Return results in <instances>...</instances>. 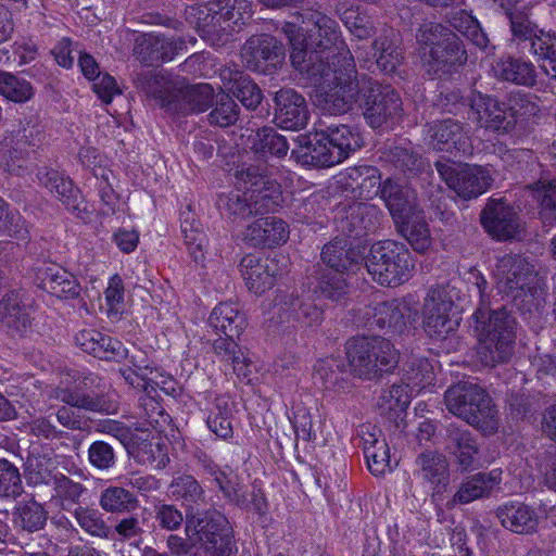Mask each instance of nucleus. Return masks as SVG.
<instances>
[{"label": "nucleus", "instance_id": "obj_1", "mask_svg": "<svg viewBox=\"0 0 556 556\" xmlns=\"http://www.w3.org/2000/svg\"><path fill=\"white\" fill-rule=\"evenodd\" d=\"M239 188L222 194L217 205L235 222L262 215L278 206L279 185L265 175V168L250 165L237 175Z\"/></svg>", "mask_w": 556, "mask_h": 556}, {"label": "nucleus", "instance_id": "obj_2", "mask_svg": "<svg viewBox=\"0 0 556 556\" xmlns=\"http://www.w3.org/2000/svg\"><path fill=\"white\" fill-rule=\"evenodd\" d=\"M472 317L480 362L489 367L506 363L514 352V318L505 308L489 311L483 306L478 307Z\"/></svg>", "mask_w": 556, "mask_h": 556}, {"label": "nucleus", "instance_id": "obj_3", "mask_svg": "<svg viewBox=\"0 0 556 556\" xmlns=\"http://www.w3.org/2000/svg\"><path fill=\"white\" fill-rule=\"evenodd\" d=\"M344 55L342 63L328 64L325 73L314 80L320 87L318 105L330 115L348 113L363 94V77L357 78L354 58L348 52Z\"/></svg>", "mask_w": 556, "mask_h": 556}, {"label": "nucleus", "instance_id": "obj_4", "mask_svg": "<svg viewBox=\"0 0 556 556\" xmlns=\"http://www.w3.org/2000/svg\"><path fill=\"white\" fill-rule=\"evenodd\" d=\"M138 81L142 90L155 98L167 112L175 114L201 113L213 105L214 89L208 84L177 87L164 75L148 72Z\"/></svg>", "mask_w": 556, "mask_h": 556}, {"label": "nucleus", "instance_id": "obj_5", "mask_svg": "<svg viewBox=\"0 0 556 556\" xmlns=\"http://www.w3.org/2000/svg\"><path fill=\"white\" fill-rule=\"evenodd\" d=\"M417 41L428 48L424 52V65L431 75L457 72L467 62V51L459 37L441 23L429 22L420 26Z\"/></svg>", "mask_w": 556, "mask_h": 556}, {"label": "nucleus", "instance_id": "obj_6", "mask_svg": "<svg viewBox=\"0 0 556 556\" xmlns=\"http://www.w3.org/2000/svg\"><path fill=\"white\" fill-rule=\"evenodd\" d=\"M447 409L486 434L498 429L497 410L485 390L471 381L451 386L444 394Z\"/></svg>", "mask_w": 556, "mask_h": 556}, {"label": "nucleus", "instance_id": "obj_7", "mask_svg": "<svg viewBox=\"0 0 556 556\" xmlns=\"http://www.w3.org/2000/svg\"><path fill=\"white\" fill-rule=\"evenodd\" d=\"M346 356L352 371L359 378L369 380L392 371L400 361L394 345L379 336L349 340Z\"/></svg>", "mask_w": 556, "mask_h": 556}, {"label": "nucleus", "instance_id": "obj_8", "mask_svg": "<svg viewBox=\"0 0 556 556\" xmlns=\"http://www.w3.org/2000/svg\"><path fill=\"white\" fill-rule=\"evenodd\" d=\"M187 536L207 556H231L235 549L232 528L228 519L216 510L190 513L187 510Z\"/></svg>", "mask_w": 556, "mask_h": 556}, {"label": "nucleus", "instance_id": "obj_9", "mask_svg": "<svg viewBox=\"0 0 556 556\" xmlns=\"http://www.w3.org/2000/svg\"><path fill=\"white\" fill-rule=\"evenodd\" d=\"M365 266L379 285L395 287L412 277L415 261L404 243L383 240L372 244Z\"/></svg>", "mask_w": 556, "mask_h": 556}, {"label": "nucleus", "instance_id": "obj_10", "mask_svg": "<svg viewBox=\"0 0 556 556\" xmlns=\"http://www.w3.org/2000/svg\"><path fill=\"white\" fill-rule=\"evenodd\" d=\"M198 27L203 37L219 36L233 26L244 25L253 16L248 0H213L198 7Z\"/></svg>", "mask_w": 556, "mask_h": 556}, {"label": "nucleus", "instance_id": "obj_11", "mask_svg": "<svg viewBox=\"0 0 556 556\" xmlns=\"http://www.w3.org/2000/svg\"><path fill=\"white\" fill-rule=\"evenodd\" d=\"M301 10L299 15L303 23L313 25L309 29L311 48H315L320 55H324V60L330 62V65L342 63L345 52H351L341 37L339 24L323 12L313 9L312 3L304 4Z\"/></svg>", "mask_w": 556, "mask_h": 556}, {"label": "nucleus", "instance_id": "obj_12", "mask_svg": "<svg viewBox=\"0 0 556 556\" xmlns=\"http://www.w3.org/2000/svg\"><path fill=\"white\" fill-rule=\"evenodd\" d=\"M364 117L371 128L378 129L402 115V100L390 85H381L363 76Z\"/></svg>", "mask_w": 556, "mask_h": 556}, {"label": "nucleus", "instance_id": "obj_13", "mask_svg": "<svg viewBox=\"0 0 556 556\" xmlns=\"http://www.w3.org/2000/svg\"><path fill=\"white\" fill-rule=\"evenodd\" d=\"M453 290L448 287L431 288L425 299L422 325L426 333L432 339H445L458 328L455 316Z\"/></svg>", "mask_w": 556, "mask_h": 556}, {"label": "nucleus", "instance_id": "obj_14", "mask_svg": "<svg viewBox=\"0 0 556 556\" xmlns=\"http://www.w3.org/2000/svg\"><path fill=\"white\" fill-rule=\"evenodd\" d=\"M496 288L514 298L533 294L536 274L534 266L523 256L507 254L501 257L493 271Z\"/></svg>", "mask_w": 556, "mask_h": 556}, {"label": "nucleus", "instance_id": "obj_15", "mask_svg": "<svg viewBox=\"0 0 556 556\" xmlns=\"http://www.w3.org/2000/svg\"><path fill=\"white\" fill-rule=\"evenodd\" d=\"M434 167L445 184L465 200L476 199L492 184L490 170L479 165L455 166L450 161H438Z\"/></svg>", "mask_w": 556, "mask_h": 556}, {"label": "nucleus", "instance_id": "obj_16", "mask_svg": "<svg viewBox=\"0 0 556 556\" xmlns=\"http://www.w3.org/2000/svg\"><path fill=\"white\" fill-rule=\"evenodd\" d=\"M241 56L248 70L271 75L283 63L286 49L276 37L262 34L247 40Z\"/></svg>", "mask_w": 556, "mask_h": 556}, {"label": "nucleus", "instance_id": "obj_17", "mask_svg": "<svg viewBox=\"0 0 556 556\" xmlns=\"http://www.w3.org/2000/svg\"><path fill=\"white\" fill-rule=\"evenodd\" d=\"M505 15L509 22L510 40L522 54L542 53V47L555 37L531 21L528 7L510 8Z\"/></svg>", "mask_w": 556, "mask_h": 556}, {"label": "nucleus", "instance_id": "obj_18", "mask_svg": "<svg viewBox=\"0 0 556 556\" xmlns=\"http://www.w3.org/2000/svg\"><path fill=\"white\" fill-rule=\"evenodd\" d=\"M382 214L374 204L353 202L338 207L336 227L348 238L358 239L375 232Z\"/></svg>", "mask_w": 556, "mask_h": 556}, {"label": "nucleus", "instance_id": "obj_19", "mask_svg": "<svg viewBox=\"0 0 556 556\" xmlns=\"http://www.w3.org/2000/svg\"><path fill=\"white\" fill-rule=\"evenodd\" d=\"M364 316L365 325L370 329H387L393 333H402L407 324L414 319L415 312L408 303L392 300L367 306Z\"/></svg>", "mask_w": 556, "mask_h": 556}, {"label": "nucleus", "instance_id": "obj_20", "mask_svg": "<svg viewBox=\"0 0 556 556\" xmlns=\"http://www.w3.org/2000/svg\"><path fill=\"white\" fill-rule=\"evenodd\" d=\"M468 101L469 118L478 126L498 134L511 131L513 119L506 116L504 101L481 92H472Z\"/></svg>", "mask_w": 556, "mask_h": 556}, {"label": "nucleus", "instance_id": "obj_21", "mask_svg": "<svg viewBox=\"0 0 556 556\" xmlns=\"http://www.w3.org/2000/svg\"><path fill=\"white\" fill-rule=\"evenodd\" d=\"M274 121L283 129L300 130L306 127L309 111L305 98L292 88H281L274 97Z\"/></svg>", "mask_w": 556, "mask_h": 556}, {"label": "nucleus", "instance_id": "obj_22", "mask_svg": "<svg viewBox=\"0 0 556 556\" xmlns=\"http://www.w3.org/2000/svg\"><path fill=\"white\" fill-rule=\"evenodd\" d=\"M37 177L41 186L61 201L72 214L84 218V215L88 213L80 190L74 186L73 180L64 173L54 168L42 167L38 170Z\"/></svg>", "mask_w": 556, "mask_h": 556}, {"label": "nucleus", "instance_id": "obj_23", "mask_svg": "<svg viewBox=\"0 0 556 556\" xmlns=\"http://www.w3.org/2000/svg\"><path fill=\"white\" fill-rule=\"evenodd\" d=\"M282 33L289 39L291 46L290 60L292 66L301 72L306 73L313 80H316L325 73L328 64L315 48L307 50L304 34L294 23H285Z\"/></svg>", "mask_w": 556, "mask_h": 556}, {"label": "nucleus", "instance_id": "obj_24", "mask_svg": "<svg viewBox=\"0 0 556 556\" xmlns=\"http://www.w3.org/2000/svg\"><path fill=\"white\" fill-rule=\"evenodd\" d=\"M426 127L427 137L434 150L468 155L472 153L468 130L460 122L446 118L434 121Z\"/></svg>", "mask_w": 556, "mask_h": 556}, {"label": "nucleus", "instance_id": "obj_25", "mask_svg": "<svg viewBox=\"0 0 556 556\" xmlns=\"http://www.w3.org/2000/svg\"><path fill=\"white\" fill-rule=\"evenodd\" d=\"M480 220L485 231L500 241L514 239L520 229L514 208L502 199H491L481 212Z\"/></svg>", "mask_w": 556, "mask_h": 556}, {"label": "nucleus", "instance_id": "obj_26", "mask_svg": "<svg viewBox=\"0 0 556 556\" xmlns=\"http://www.w3.org/2000/svg\"><path fill=\"white\" fill-rule=\"evenodd\" d=\"M185 48L186 41L179 37L141 34L135 40L134 54L141 63L152 65L154 62L173 60Z\"/></svg>", "mask_w": 556, "mask_h": 556}, {"label": "nucleus", "instance_id": "obj_27", "mask_svg": "<svg viewBox=\"0 0 556 556\" xmlns=\"http://www.w3.org/2000/svg\"><path fill=\"white\" fill-rule=\"evenodd\" d=\"M240 268L248 289L255 294L273 288L276 277L281 274L275 257H260L254 254L245 255L240 262Z\"/></svg>", "mask_w": 556, "mask_h": 556}, {"label": "nucleus", "instance_id": "obj_28", "mask_svg": "<svg viewBox=\"0 0 556 556\" xmlns=\"http://www.w3.org/2000/svg\"><path fill=\"white\" fill-rule=\"evenodd\" d=\"M414 476L433 490V497L446 491L450 483L447 458L435 451L420 453L415 460Z\"/></svg>", "mask_w": 556, "mask_h": 556}, {"label": "nucleus", "instance_id": "obj_29", "mask_svg": "<svg viewBox=\"0 0 556 556\" xmlns=\"http://www.w3.org/2000/svg\"><path fill=\"white\" fill-rule=\"evenodd\" d=\"M299 149L291 156L304 165L330 167L338 164L326 131L301 135L298 137Z\"/></svg>", "mask_w": 556, "mask_h": 556}, {"label": "nucleus", "instance_id": "obj_30", "mask_svg": "<svg viewBox=\"0 0 556 556\" xmlns=\"http://www.w3.org/2000/svg\"><path fill=\"white\" fill-rule=\"evenodd\" d=\"M121 374L129 386L144 391L146 395L139 400L140 405L144 409L143 418H146L151 427L159 429L161 427L160 418L166 421L167 416L151 395L152 392H155L156 387L160 386V382L155 380V376L134 368L122 369Z\"/></svg>", "mask_w": 556, "mask_h": 556}, {"label": "nucleus", "instance_id": "obj_31", "mask_svg": "<svg viewBox=\"0 0 556 556\" xmlns=\"http://www.w3.org/2000/svg\"><path fill=\"white\" fill-rule=\"evenodd\" d=\"M289 233V226L285 220L269 216L248 225L242 238L255 248H274L287 242Z\"/></svg>", "mask_w": 556, "mask_h": 556}, {"label": "nucleus", "instance_id": "obj_32", "mask_svg": "<svg viewBox=\"0 0 556 556\" xmlns=\"http://www.w3.org/2000/svg\"><path fill=\"white\" fill-rule=\"evenodd\" d=\"M75 342L84 352L100 359L121 362L128 356V350L119 340L94 329L79 331Z\"/></svg>", "mask_w": 556, "mask_h": 556}, {"label": "nucleus", "instance_id": "obj_33", "mask_svg": "<svg viewBox=\"0 0 556 556\" xmlns=\"http://www.w3.org/2000/svg\"><path fill=\"white\" fill-rule=\"evenodd\" d=\"M391 35H393V30L389 29L372 42L375 62L367 53L363 52L362 48L357 47L355 52L358 61L364 62V66L368 70L376 65L381 72L393 73L401 64L403 56Z\"/></svg>", "mask_w": 556, "mask_h": 556}, {"label": "nucleus", "instance_id": "obj_34", "mask_svg": "<svg viewBox=\"0 0 556 556\" xmlns=\"http://www.w3.org/2000/svg\"><path fill=\"white\" fill-rule=\"evenodd\" d=\"M49 399L60 401L68 407L93 413L115 414L118 408L116 402L106 399L104 395H91L72 388L56 387L50 391Z\"/></svg>", "mask_w": 556, "mask_h": 556}, {"label": "nucleus", "instance_id": "obj_35", "mask_svg": "<svg viewBox=\"0 0 556 556\" xmlns=\"http://www.w3.org/2000/svg\"><path fill=\"white\" fill-rule=\"evenodd\" d=\"M501 471L498 470L475 473L462 482L451 500L450 505H463L482 497H488L501 483Z\"/></svg>", "mask_w": 556, "mask_h": 556}, {"label": "nucleus", "instance_id": "obj_36", "mask_svg": "<svg viewBox=\"0 0 556 556\" xmlns=\"http://www.w3.org/2000/svg\"><path fill=\"white\" fill-rule=\"evenodd\" d=\"M446 447L456 457L460 471L471 470L479 451L471 432L451 424L446 427Z\"/></svg>", "mask_w": 556, "mask_h": 556}, {"label": "nucleus", "instance_id": "obj_37", "mask_svg": "<svg viewBox=\"0 0 556 556\" xmlns=\"http://www.w3.org/2000/svg\"><path fill=\"white\" fill-rule=\"evenodd\" d=\"M496 516L504 528L519 534L534 532L539 523L535 510L520 502H510L500 506Z\"/></svg>", "mask_w": 556, "mask_h": 556}, {"label": "nucleus", "instance_id": "obj_38", "mask_svg": "<svg viewBox=\"0 0 556 556\" xmlns=\"http://www.w3.org/2000/svg\"><path fill=\"white\" fill-rule=\"evenodd\" d=\"M40 286L59 299H75L80 294V285L66 269L49 265L39 270Z\"/></svg>", "mask_w": 556, "mask_h": 556}, {"label": "nucleus", "instance_id": "obj_39", "mask_svg": "<svg viewBox=\"0 0 556 556\" xmlns=\"http://www.w3.org/2000/svg\"><path fill=\"white\" fill-rule=\"evenodd\" d=\"M29 326L30 317L20 292L10 291L0 300V327L11 336H23Z\"/></svg>", "mask_w": 556, "mask_h": 556}, {"label": "nucleus", "instance_id": "obj_40", "mask_svg": "<svg viewBox=\"0 0 556 556\" xmlns=\"http://www.w3.org/2000/svg\"><path fill=\"white\" fill-rule=\"evenodd\" d=\"M49 513L45 505L34 496L18 501L12 511L14 528L26 533H35L45 529Z\"/></svg>", "mask_w": 556, "mask_h": 556}, {"label": "nucleus", "instance_id": "obj_41", "mask_svg": "<svg viewBox=\"0 0 556 556\" xmlns=\"http://www.w3.org/2000/svg\"><path fill=\"white\" fill-rule=\"evenodd\" d=\"M394 223L408 216L420 207L416 204L415 194L392 179H387L379 191Z\"/></svg>", "mask_w": 556, "mask_h": 556}, {"label": "nucleus", "instance_id": "obj_42", "mask_svg": "<svg viewBox=\"0 0 556 556\" xmlns=\"http://www.w3.org/2000/svg\"><path fill=\"white\" fill-rule=\"evenodd\" d=\"M395 225L414 251L425 253L429 250L432 239L425 212L421 208L396 222Z\"/></svg>", "mask_w": 556, "mask_h": 556}, {"label": "nucleus", "instance_id": "obj_43", "mask_svg": "<svg viewBox=\"0 0 556 556\" xmlns=\"http://www.w3.org/2000/svg\"><path fill=\"white\" fill-rule=\"evenodd\" d=\"M495 76L504 81L532 87L536 83V71L532 62L521 58H501L493 66Z\"/></svg>", "mask_w": 556, "mask_h": 556}, {"label": "nucleus", "instance_id": "obj_44", "mask_svg": "<svg viewBox=\"0 0 556 556\" xmlns=\"http://www.w3.org/2000/svg\"><path fill=\"white\" fill-rule=\"evenodd\" d=\"M343 179L346 187L364 199L377 195L382 187L378 168L369 165L349 167Z\"/></svg>", "mask_w": 556, "mask_h": 556}, {"label": "nucleus", "instance_id": "obj_45", "mask_svg": "<svg viewBox=\"0 0 556 556\" xmlns=\"http://www.w3.org/2000/svg\"><path fill=\"white\" fill-rule=\"evenodd\" d=\"M359 258V252L346 239L336 238L321 251V260L330 268L329 270L340 274L352 269Z\"/></svg>", "mask_w": 556, "mask_h": 556}, {"label": "nucleus", "instance_id": "obj_46", "mask_svg": "<svg viewBox=\"0 0 556 556\" xmlns=\"http://www.w3.org/2000/svg\"><path fill=\"white\" fill-rule=\"evenodd\" d=\"M140 505L137 495L122 485H109L99 495V506L108 514L126 515Z\"/></svg>", "mask_w": 556, "mask_h": 556}, {"label": "nucleus", "instance_id": "obj_47", "mask_svg": "<svg viewBox=\"0 0 556 556\" xmlns=\"http://www.w3.org/2000/svg\"><path fill=\"white\" fill-rule=\"evenodd\" d=\"M282 309L290 313L293 320L305 327H315L321 324L324 312L311 299L298 294H287L282 301Z\"/></svg>", "mask_w": 556, "mask_h": 556}, {"label": "nucleus", "instance_id": "obj_48", "mask_svg": "<svg viewBox=\"0 0 556 556\" xmlns=\"http://www.w3.org/2000/svg\"><path fill=\"white\" fill-rule=\"evenodd\" d=\"M325 131L338 163L363 146L361 132L354 127L348 125L329 126Z\"/></svg>", "mask_w": 556, "mask_h": 556}, {"label": "nucleus", "instance_id": "obj_49", "mask_svg": "<svg viewBox=\"0 0 556 556\" xmlns=\"http://www.w3.org/2000/svg\"><path fill=\"white\" fill-rule=\"evenodd\" d=\"M208 323L217 331L229 336H240L247 325L244 315L230 302H223L214 307Z\"/></svg>", "mask_w": 556, "mask_h": 556}, {"label": "nucleus", "instance_id": "obj_50", "mask_svg": "<svg viewBox=\"0 0 556 556\" xmlns=\"http://www.w3.org/2000/svg\"><path fill=\"white\" fill-rule=\"evenodd\" d=\"M249 141L251 150L261 157L267 155L283 157L289 150L286 137L278 134L273 127L258 128L253 135H250Z\"/></svg>", "mask_w": 556, "mask_h": 556}, {"label": "nucleus", "instance_id": "obj_51", "mask_svg": "<svg viewBox=\"0 0 556 556\" xmlns=\"http://www.w3.org/2000/svg\"><path fill=\"white\" fill-rule=\"evenodd\" d=\"M168 491L172 497L181 502L187 508L193 509L206 503L204 489L191 475L175 477L168 485Z\"/></svg>", "mask_w": 556, "mask_h": 556}, {"label": "nucleus", "instance_id": "obj_52", "mask_svg": "<svg viewBox=\"0 0 556 556\" xmlns=\"http://www.w3.org/2000/svg\"><path fill=\"white\" fill-rule=\"evenodd\" d=\"M181 233L190 256L199 263L204 260L206 236L202 224L195 219L190 208L181 213Z\"/></svg>", "mask_w": 556, "mask_h": 556}, {"label": "nucleus", "instance_id": "obj_53", "mask_svg": "<svg viewBox=\"0 0 556 556\" xmlns=\"http://www.w3.org/2000/svg\"><path fill=\"white\" fill-rule=\"evenodd\" d=\"M533 200L539 204V214L543 223L556 220V179L539 180L527 186Z\"/></svg>", "mask_w": 556, "mask_h": 556}, {"label": "nucleus", "instance_id": "obj_54", "mask_svg": "<svg viewBox=\"0 0 556 556\" xmlns=\"http://www.w3.org/2000/svg\"><path fill=\"white\" fill-rule=\"evenodd\" d=\"M404 387L413 392H419L433 380V368L425 357L413 356L404 366Z\"/></svg>", "mask_w": 556, "mask_h": 556}, {"label": "nucleus", "instance_id": "obj_55", "mask_svg": "<svg viewBox=\"0 0 556 556\" xmlns=\"http://www.w3.org/2000/svg\"><path fill=\"white\" fill-rule=\"evenodd\" d=\"M206 425L217 438L223 440L232 438V409L228 400L216 399L207 415Z\"/></svg>", "mask_w": 556, "mask_h": 556}, {"label": "nucleus", "instance_id": "obj_56", "mask_svg": "<svg viewBox=\"0 0 556 556\" xmlns=\"http://www.w3.org/2000/svg\"><path fill=\"white\" fill-rule=\"evenodd\" d=\"M447 22L456 31L468 38L473 45L483 49L488 46L489 39L482 31L479 22L465 10L452 12Z\"/></svg>", "mask_w": 556, "mask_h": 556}, {"label": "nucleus", "instance_id": "obj_57", "mask_svg": "<svg viewBox=\"0 0 556 556\" xmlns=\"http://www.w3.org/2000/svg\"><path fill=\"white\" fill-rule=\"evenodd\" d=\"M533 99L534 97L531 93H526L520 90L508 93L504 104L506 116L513 119L511 130L515 128L519 118L536 115L539 108Z\"/></svg>", "mask_w": 556, "mask_h": 556}, {"label": "nucleus", "instance_id": "obj_58", "mask_svg": "<svg viewBox=\"0 0 556 556\" xmlns=\"http://www.w3.org/2000/svg\"><path fill=\"white\" fill-rule=\"evenodd\" d=\"M0 94L5 99L24 103L34 96V88L29 81L9 72H0Z\"/></svg>", "mask_w": 556, "mask_h": 556}, {"label": "nucleus", "instance_id": "obj_59", "mask_svg": "<svg viewBox=\"0 0 556 556\" xmlns=\"http://www.w3.org/2000/svg\"><path fill=\"white\" fill-rule=\"evenodd\" d=\"M410 403V392L404 384H392L378 399V407L384 414L399 416Z\"/></svg>", "mask_w": 556, "mask_h": 556}, {"label": "nucleus", "instance_id": "obj_60", "mask_svg": "<svg viewBox=\"0 0 556 556\" xmlns=\"http://www.w3.org/2000/svg\"><path fill=\"white\" fill-rule=\"evenodd\" d=\"M74 517L79 527L88 534L100 539L110 536L111 528L98 509L79 506L75 509Z\"/></svg>", "mask_w": 556, "mask_h": 556}, {"label": "nucleus", "instance_id": "obj_61", "mask_svg": "<svg viewBox=\"0 0 556 556\" xmlns=\"http://www.w3.org/2000/svg\"><path fill=\"white\" fill-rule=\"evenodd\" d=\"M54 462L46 455H31L27 458L25 475L28 483L52 484L56 475L52 473Z\"/></svg>", "mask_w": 556, "mask_h": 556}, {"label": "nucleus", "instance_id": "obj_62", "mask_svg": "<svg viewBox=\"0 0 556 556\" xmlns=\"http://www.w3.org/2000/svg\"><path fill=\"white\" fill-rule=\"evenodd\" d=\"M239 117V106L226 92H219L216 97V105L207 115L211 125L228 127L233 125Z\"/></svg>", "mask_w": 556, "mask_h": 556}, {"label": "nucleus", "instance_id": "obj_63", "mask_svg": "<svg viewBox=\"0 0 556 556\" xmlns=\"http://www.w3.org/2000/svg\"><path fill=\"white\" fill-rule=\"evenodd\" d=\"M23 493L18 468L8 459L0 458V497L17 498Z\"/></svg>", "mask_w": 556, "mask_h": 556}, {"label": "nucleus", "instance_id": "obj_64", "mask_svg": "<svg viewBox=\"0 0 556 556\" xmlns=\"http://www.w3.org/2000/svg\"><path fill=\"white\" fill-rule=\"evenodd\" d=\"M315 378H318L326 389L342 388L344 366L333 358L319 359L315 366Z\"/></svg>", "mask_w": 556, "mask_h": 556}]
</instances>
